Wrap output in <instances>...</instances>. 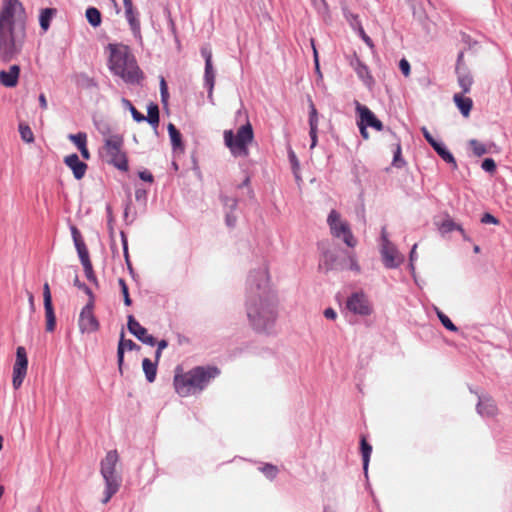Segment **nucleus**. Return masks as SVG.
Returning <instances> with one entry per match:
<instances>
[{
  "instance_id": "b1692460",
  "label": "nucleus",
  "mask_w": 512,
  "mask_h": 512,
  "mask_svg": "<svg viewBox=\"0 0 512 512\" xmlns=\"http://www.w3.org/2000/svg\"><path fill=\"white\" fill-rule=\"evenodd\" d=\"M458 84L462 89L464 94L469 93L471 90V86L473 84V77L468 68L460 70V68L455 69Z\"/></svg>"
},
{
  "instance_id": "5fc2aeb1",
  "label": "nucleus",
  "mask_w": 512,
  "mask_h": 512,
  "mask_svg": "<svg viewBox=\"0 0 512 512\" xmlns=\"http://www.w3.org/2000/svg\"><path fill=\"white\" fill-rule=\"evenodd\" d=\"M481 223L483 224H493V225H498L500 223L499 219L496 218L494 215H492L491 213H484L481 217Z\"/></svg>"
},
{
  "instance_id": "4be33fe9",
  "label": "nucleus",
  "mask_w": 512,
  "mask_h": 512,
  "mask_svg": "<svg viewBox=\"0 0 512 512\" xmlns=\"http://www.w3.org/2000/svg\"><path fill=\"white\" fill-rule=\"evenodd\" d=\"M318 112L312 100H309V136L311 139L310 148L313 149L318 142Z\"/></svg>"
},
{
  "instance_id": "9b49d317",
  "label": "nucleus",
  "mask_w": 512,
  "mask_h": 512,
  "mask_svg": "<svg viewBox=\"0 0 512 512\" xmlns=\"http://www.w3.org/2000/svg\"><path fill=\"white\" fill-rule=\"evenodd\" d=\"M93 309L94 302L92 301H88L82 308L78 320V326L81 333H93L99 330L100 324L93 313Z\"/></svg>"
},
{
  "instance_id": "13d9d810",
  "label": "nucleus",
  "mask_w": 512,
  "mask_h": 512,
  "mask_svg": "<svg viewBox=\"0 0 512 512\" xmlns=\"http://www.w3.org/2000/svg\"><path fill=\"white\" fill-rule=\"evenodd\" d=\"M237 222V217L234 212L225 211V223L229 228H234Z\"/></svg>"
},
{
  "instance_id": "6ab92c4d",
  "label": "nucleus",
  "mask_w": 512,
  "mask_h": 512,
  "mask_svg": "<svg viewBox=\"0 0 512 512\" xmlns=\"http://www.w3.org/2000/svg\"><path fill=\"white\" fill-rule=\"evenodd\" d=\"M343 268L342 264L338 260V256L336 253L330 250H325L322 252L320 261H319V270L327 273L332 270H341Z\"/></svg>"
},
{
  "instance_id": "052dcab7",
  "label": "nucleus",
  "mask_w": 512,
  "mask_h": 512,
  "mask_svg": "<svg viewBox=\"0 0 512 512\" xmlns=\"http://www.w3.org/2000/svg\"><path fill=\"white\" fill-rule=\"evenodd\" d=\"M43 302L44 304L52 303L51 291L47 282L43 285Z\"/></svg>"
},
{
  "instance_id": "49530a36",
  "label": "nucleus",
  "mask_w": 512,
  "mask_h": 512,
  "mask_svg": "<svg viewBox=\"0 0 512 512\" xmlns=\"http://www.w3.org/2000/svg\"><path fill=\"white\" fill-rule=\"evenodd\" d=\"M73 284L78 289L82 290L89 297V301L94 302L95 297H94L92 290L85 283H83L79 280L78 275L75 276Z\"/></svg>"
},
{
  "instance_id": "a878e982",
  "label": "nucleus",
  "mask_w": 512,
  "mask_h": 512,
  "mask_svg": "<svg viewBox=\"0 0 512 512\" xmlns=\"http://www.w3.org/2000/svg\"><path fill=\"white\" fill-rule=\"evenodd\" d=\"M168 134L171 140V145L173 151H183L184 150V144L182 141V135L180 131L176 128V126L172 123H169L167 126Z\"/></svg>"
},
{
  "instance_id": "de8ad7c7",
  "label": "nucleus",
  "mask_w": 512,
  "mask_h": 512,
  "mask_svg": "<svg viewBox=\"0 0 512 512\" xmlns=\"http://www.w3.org/2000/svg\"><path fill=\"white\" fill-rule=\"evenodd\" d=\"M354 19L357 21V25H358V29H357V32H358V35L361 37V39L371 48L374 47V43L372 41V39L366 34L364 28L362 27V24H361V21L359 19V16H354Z\"/></svg>"
},
{
  "instance_id": "6e6552de",
  "label": "nucleus",
  "mask_w": 512,
  "mask_h": 512,
  "mask_svg": "<svg viewBox=\"0 0 512 512\" xmlns=\"http://www.w3.org/2000/svg\"><path fill=\"white\" fill-rule=\"evenodd\" d=\"M346 308L353 314L369 316L373 313V306L367 295L362 292H353L346 301Z\"/></svg>"
},
{
  "instance_id": "9d476101",
  "label": "nucleus",
  "mask_w": 512,
  "mask_h": 512,
  "mask_svg": "<svg viewBox=\"0 0 512 512\" xmlns=\"http://www.w3.org/2000/svg\"><path fill=\"white\" fill-rule=\"evenodd\" d=\"M196 390L203 391L210 381L220 374V370L216 366H196L190 370Z\"/></svg>"
},
{
  "instance_id": "79ce46f5",
  "label": "nucleus",
  "mask_w": 512,
  "mask_h": 512,
  "mask_svg": "<svg viewBox=\"0 0 512 512\" xmlns=\"http://www.w3.org/2000/svg\"><path fill=\"white\" fill-rule=\"evenodd\" d=\"M70 230H71V235H72L76 250H79V249L85 247L86 244H85L83 237H82L80 231L78 230V228L76 226L72 225L70 227Z\"/></svg>"
},
{
  "instance_id": "774afa93",
  "label": "nucleus",
  "mask_w": 512,
  "mask_h": 512,
  "mask_svg": "<svg viewBox=\"0 0 512 512\" xmlns=\"http://www.w3.org/2000/svg\"><path fill=\"white\" fill-rule=\"evenodd\" d=\"M324 316L329 320H335L337 313L333 308L329 307L324 310Z\"/></svg>"
},
{
  "instance_id": "f704fd0d",
  "label": "nucleus",
  "mask_w": 512,
  "mask_h": 512,
  "mask_svg": "<svg viewBox=\"0 0 512 512\" xmlns=\"http://www.w3.org/2000/svg\"><path fill=\"white\" fill-rule=\"evenodd\" d=\"M88 23L96 28L102 22L101 12L96 7H88L85 12Z\"/></svg>"
},
{
  "instance_id": "ddd939ff",
  "label": "nucleus",
  "mask_w": 512,
  "mask_h": 512,
  "mask_svg": "<svg viewBox=\"0 0 512 512\" xmlns=\"http://www.w3.org/2000/svg\"><path fill=\"white\" fill-rule=\"evenodd\" d=\"M471 393H475L478 398L476 411L481 417L493 418L498 414V407L495 400L488 394H479L469 387Z\"/></svg>"
},
{
  "instance_id": "dca6fc26",
  "label": "nucleus",
  "mask_w": 512,
  "mask_h": 512,
  "mask_svg": "<svg viewBox=\"0 0 512 512\" xmlns=\"http://www.w3.org/2000/svg\"><path fill=\"white\" fill-rule=\"evenodd\" d=\"M349 64L365 86L371 88L375 84V80L371 75L368 66L362 60H360L356 53L350 57Z\"/></svg>"
},
{
  "instance_id": "680f3d73",
  "label": "nucleus",
  "mask_w": 512,
  "mask_h": 512,
  "mask_svg": "<svg viewBox=\"0 0 512 512\" xmlns=\"http://www.w3.org/2000/svg\"><path fill=\"white\" fill-rule=\"evenodd\" d=\"M138 176L139 178L142 180V181H145V182H149V183H153L154 182V176L152 175L151 172H149L148 170H143V171H140L138 173Z\"/></svg>"
},
{
  "instance_id": "0eeeda50",
  "label": "nucleus",
  "mask_w": 512,
  "mask_h": 512,
  "mask_svg": "<svg viewBox=\"0 0 512 512\" xmlns=\"http://www.w3.org/2000/svg\"><path fill=\"white\" fill-rule=\"evenodd\" d=\"M327 223L330 227L331 234L334 237H342L344 243L348 247H354L356 245V240L351 232L348 223L340 221V214L336 210L330 211L327 218Z\"/></svg>"
},
{
  "instance_id": "3c124183",
  "label": "nucleus",
  "mask_w": 512,
  "mask_h": 512,
  "mask_svg": "<svg viewBox=\"0 0 512 512\" xmlns=\"http://www.w3.org/2000/svg\"><path fill=\"white\" fill-rule=\"evenodd\" d=\"M82 266H83V269H84V272H85V276L88 279V281H90L91 283H93L96 286H98V280H97V277H96V275L94 273L92 263H88V264H85V265H82Z\"/></svg>"
},
{
  "instance_id": "72a5a7b5",
  "label": "nucleus",
  "mask_w": 512,
  "mask_h": 512,
  "mask_svg": "<svg viewBox=\"0 0 512 512\" xmlns=\"http://www.w3.org/2000/svg\"><path fill=\"white\" fill-rule=\"evenodd\" d=\"M44 309L46 318V331L53 332L56 327V316L53 303L44 304Z\"/></svg>"
},
{
  "instance_id": "aec40b11",
  "label": "nucleus",
  "mask_w": 512,
  "mask_h": 512,
  "mask_svg": "<svg viewBox=\"0 0 512 512\" xmlns=\"http://www.w3.org/2000/svg\"><path fill=\"white\" fill-rule=\"evenodd\" d=\"M126 349L129 351L139 350L140 346L137 345L131 339H125V333H124V330L122 329L121 333H120L118 347H117V363H118L119 372L121 374L123 373L122 367H123V363H124V354H125Z\"/></svg>"
},
{
  "instance_id": "7ed1b4c3",
  "label": "nucleus",
  "mask_w": 512,
  "mask_h": 512,
  "mask_svg": "<svg viewBox=\"0 0 512 512\" xmlns=\"http://www.w3.org/2000/svg\"><path fill=\"white\" fill-rule=\"evenodd\" d=\"M254 140V131L249 121L242 125L237 133L232 130L224 131L225 145L235 157H247L249 155L248 145Z\"/></svg>"
},
{
  "instance_id": "864d4df0",
  "label": "nucleus",
  "mask_w": 512,
  "mask_h": 512,
  "mask_svg": "<svg viewBox=\"0 0 512 512\" xmlns=\"http://www.w3.org/2000/svg\"><path fill=\"white\" fill-rule=\"evenodd\" d=\"M481 168L485 171V172H488V173H494L496 171V162L494 161L493 158H485L483 161H482V164H481Z\"/></svg>"
},
{
  "instance_id": "2f4dec72",
  "label": "nucleus",
  "mask_w": 512,
  "mask_h": 512,
  "mask_svg": "<svg viewBox=\"0 0 512 512\" xmlns=\"http://www.w3.org/2000/svg\"><path fill=\"white\" fill-rule=\"evenodd\" d=\"M157 363L152 362L149 358H144L142 361L143 371L145 373L146 380L152 383L156 379L157 375Z\"/></svg>"
},
{
  "instance_id": "c85d7f7f",
  "label": "nucleus",
  "mask_w": 512,
  "mask_h": 512,
  "mask_svg": "<svg viewBox=\"0 0 512 512\" xmlns=\"http://www.w3.org/2000/svg\"><path fill=\"white\" fill-rule=\"evenodd\" d=\"M56 14V8H44L40 11L39 24L44 32H46L49 29L51 20Z\"/></svg>"
},
{
  "instance_id": "473e14b6",
  "label": "nucleus",
  "mask_w": 512,
  "mask_h": 512,
  "mask_svg": "<svg viewBox=\"0 0 512 512\" xmlns=\"http://www.w3.org/2000/svg\"><path fill=\"white\" fill-rule=\"evenodd\" d=\"M360 450L363 460V470L367 475L370 456L372 453V446L366 441L365 437H362L360 440Z\"/></svg>"
},
{
  "instance_id": "e2e57ef3",
  "label": "nucleus",
  "mask_w": 512,
  "mask_h": 512,
  "mask_svg": "<svg viewBox=\"0 0 512 512\" xmlns=\"http://www.w3.org/2000/svg\"><path fill=\"white\" fill-rule=\"evenodd\" d=\"M201 55L205 60V64H211L212 63V52L208 47H202L201 48Z\"/></svg>"
},
{
  "instance_id": "09e8293b",
  "label": "nucleus",
  "mask_w": 512,
  "mask_h": 512,
  "mask_svg": "<svg viewBox=\"0 0 512 512\" xmlns=\"http://www.w3.org/2000/svg\"><path fill=\"white\" fill-rule=\"evenodd\" d=\"M160 96H161V102L164 106L168 105V99H169V92H168V86L166 83V80L163 76L160 77Z\"/></svg>"
},
{
  "instance_id": "bf43d9fd",
  "label": "nucleus",
  "mask_w": 512,
  "mask_h": 512,
  "mask_svg": "<svg viewBox=\"0 0 512 512\" xmlns=\"http://www.w3.org/2000/svg\"><path fill=\"white\" fill-rule=\"evenodd\" d=\"M399 69L400 71L402 72V74L404 76H409L410 75V71H411V66H410V63L408 62L407 59L405 58H402L400 61H399Z\"/></svg>"
},
{
  "instance_id": "603ef678",
  "label": "nucleus",
  "mask_w": 512,
  "mask_h": 512,
  "mask_svg": "<svg viewBox=\"0 0 512 512\" xmlns=\"http://www.w3.org/2000/svg\"><path fill=\"white\" fill-rule=\"evenodd\" d=\"M439 156L448 164H451L452 165V169H457L458 165H457V162L453 156V154L446 148L445 150H443Z\"/></svg>"
},
{
  "instance_id": "a211bd4d",
  "label": "nucleus",
  "mask_w": 512,
  "mask_h": 512,
  "mask_svg": "<svg viewBox=\"0 0 512 512\" xmlns=\"http://www.w3.org/2000/svg\"><path fill=\"white\" fill-rule=\"evenodd\" d=\"M64 163L71 169L76 180H81L85 176L88 166L76 153L65 156Z\"/></svg>"
},
{
  "instance_id": "39448f33",
  "label": "nucleus",
  "mask_w": 512,
  "mask_h": 512,
  "mask_svg": "<svg viewBox=\"0 0 512 512\" xmlns=\"http://www.w3.org/2000/svg\"><path fill=\"white\" fill-rule=\"evenodd\" d=\"M124 145V138L120 134L110 135L105 139L104 149L110 157L108 163L121 171H128V158L125 152L122 151Z\"/></svg>"
},
{
  "instance_id": "e433bc0d",
  "label": "nucleus",
  "mask_w": 512,
  "mask_h": 512,
  "mask_svg": "<svg viewBox=\"0 0 512 512\" xmlns=\"http://www.w3.org/2000/svg\"><path fill=\"white\" fill-rule=\"evenodd\" d=\"M259 470L265 475V477L269 480H274L278 473L279 469L276 465L271 463H265L259 467Z\"/></svg>"
},
{
  "instance_id": "20e7f679",
  "label": "nucleus",
  "mask_w": 512,
  "mask_h": 512,
  "mask_svg": "<svg viewBox=\"0 0 512 512\" xmlns=\"http://www.w3.org/2000/svg\"><path fill=\"white\" fill-rule=\"evenodd\" d=\"M117 462L118 453L116 450L109 451L101 461V474L105 481L103 504H107L119 490L120 479L115 472Z\"/></svg>"
},
{
  "instance_id": "338daca9",
  "label": "nucleus",
  "mask_w": 512,
  "mask_h": 512,
  "mask_svg": "<svg viewBox=\"0 0 512 512\" xmlns=\"http://www.w3.org/2000/svg\"><path fill=\"white\" fill-rule=\"evenodd\" d=\"M460 68V70L462 69H466L468 68L465 64H464V53L461 51L458 53V56H457V61H456V69Z\"/></svg>"
},
{
  "instance_id": "f3484780",
  "label": "nucleus",
  "mask_w": 512,
  "mask_h": 512,
  "mask_svg": "<svg viewBox=\"0 0 512 512\" xmlns=\"http://www.w3.org/2000/svg\"><path fill=\"white\" fill-rule=\"evenodd\" d=\"M356 111L359 114L360 121L365 124L366 127H371L377 131H382L384 129L383 123L367 106L356 102Z\"/></svg>"
},
{
  "instance_id": "58836bf2",
  "label": "nucleus",
  "mask_w": 512,
  "mask_h": 512,
  "mask_svg": "<svg viewBox=\"0 0 512 512\" xmlns=\"http://www.w3.org/2000/svg\"><path fill=\"white\" fill-rule=\"evenodd\" d=\"M120 236H121V243H122V247H123V253H124L125 262L127 264V268L129 269L130 274L134 275V270H133V267H132V264H131V261L129 258L127 236L124 231L120 232Z\"/></svg>"
},
{
  "instance_id": "4468645a",
  "label": "nucleus",
  "mask_w": 512,
  "mask_h": 512,
  "mask_svg": "<svg viewBox=\"0 0 512 512\" xmlns=\"http://www.w3.org/2000/svg\"><path fill=\"white\" fill-rule=\"evenodd\" d=\"M173 383H174L176 392L181 397H187L191 394L198 393V390H196L194 379L192 377L190 370L183 374H176L174 376Z\"/></svg>"
},
{
  "instance_id": "0e129e2a",
  "label": "nucleus",
  "mask_w": 512,
  "mask_h": 512,
  "mask_svg": "<svg viewBox=\"0 0 512 512\" xmlns=\"http://www.w3.org/2000/svg\"><path fill=\"white\" fill-rule=\"evenodd\" d=\"M433 149L434 151L439 155L443 150H445L447 147L445 146V144L441 141H438V140H434L432 143L429 144Z\"/></svg>"
},
{
  "instance_id": "7c9ffc66",
  "label": "nucleus",
  "mask_w": 512,
  "mask_h": 512,
  "mask_svg": "<svg viewBox=\"0 0 512 512\" xmlns=\"http://www.w3.org/2000/svg\"><path fill=\"white\" fill-rule=\"evenodd\" d=\"M145 121L148 122L154 129H156L159 125L160 116H159V107L156 103L151 102L147 107V116H145Z\"/></svg>"
},
{
  "instance_id": "c756f323",
  "label": "nucleus",
  "mask_w": 512,
  "mask_h": 512,
  "mask_svg": "<svg viewBox=\"0 0 512 512\" xmlns=\"http://www.w3.org/2000/svg\"><path fill=\"white\" fill-rule=\"evenodd\" d=\"M440 230L442 233H450L452 231H459L463 237L464 240H469V238L467 237L466 233H465V230L463 229V227L454 222L453 219L451 218H446L445 220H443V222L441 223V226H440Z\"/></svg>"
},
{
  "instance_id": "a18cd8bd",
  "label": "nucleus",
  "mask_w": 512,
  "mask_h": 512,
  "mask_svg": "<svg viewBox=\"0 0 512 512\" xmlns=\"http://www.w3.org/2000/svg\"><path fill=\"white\" fill-rule=\"evenodd\" d=\"M118 283H119L120 290H121V293H122V296H123L124 304L126 306H131L132 305V299L130 298V294H129V289H128L127 283L125 282V280L123 278H119Z\"/></svg>"
},
{
  "instance_id": "393cba45",
  "label": "nucleus",
  "mask_w": 512,
  "mask_h": 512,
  "mask_svg": "<svg viewBox=\"0 0 512 512\" xmlns=\"http://www.w3.org/2000/svg\"><path fill=\"white\" fill-rule=\"evenodd\" d=\"M74 81L76 86L81 89L91 90L98 87L97 81L84 72L75 74Z\"/></svg>"
},
{
  "instance_id": "6e6d98bb",
  "label": "nucleus",
  "mask_w": 512,
  "mask_h": 512,
  "mask_svg": "<svg viewBox=\"0 0 512 512\" xmlns=\"http://www.w3.org/2000/svg\"><path fill=\"white\" fill-rule=\"evenodd\" d=\"M77 253H78V256H79V259H80L82 265L91 263L90 257H89V252H88V249L86 246L77 250Z\"/></svg>"
},
{
  "instance_id": "f03ea898",
  "label": "nucleus",
  "mask_w": 512,
  "mask_h": 512,
  "mask_svg": "<svg viewBox=\"0 0 512 512\" xmlns=\"http://www.w3.org/2000/svg\"><path fill=\"white\" fill-rule=\"evenodd\" d=\"M108 68L128 85H142L145 75L127 45L109 43Z\"/></svg>"
},
{
  "instance_id": "8fccbe9b",
  "label": "nucleus",
  "mask_w": 512,
  "mask_h": 512,
  "mask_svg": "<svg viewBox=\"0 0 512 512\" xmlns=\"http://www.w3.org/2000/svg\"><path fill=\"white\" fill-rule=\"evenodd\" d=\"M122 102L128 103V108L131 112L134 121L138 123L145 121V116L142 113H140L128 99L123 98Z\"/></svg>"
},
{
  "instance_id": "1a4fd4ad",
  "label": "nucleus",
  "mask_w": 512,
  "mask_h": 512,
  "mask_svg": "<svg viewBox=\"0 0 512 512\" xmlns=\"http://www.w3.org/2000/svg\"><path fill=\"white\" fill-rule=\"evenodd\" d=\"M28 369V357L25 347L18 346L16 349V360L13 365L12 385L15 390L19 389L26 377Z\"/></svg>"
},
{
  "instance_id": "f8f14e48",
  "label": "nucleus",
  "mask_w": 512,
  "mask_h": 512,
  "mask_svg": "<svg viewBox=\"0 0 512 512\" xmlns=\"http://www.w3.org/2000/svg\"><path fill=\"white\" fill-rule=\"evenodd\" d=\"M381 238L383 240L382 247H381V255H382L383 264L388 269H395L400 265L401 259H399V257H398V252H397L396 248L388 240L386 232H385V228L382 229Z\"/></svg>"
},
{
  "instance_id": "69168bd1",
  "label": "nucleus",
  "mask_w": 512,
  "mask_h": 512,
  "mask_svg": "<svg viewBox=\"0 0 512 512\" xmlns=\"http://www.w3.org/2000/svg\"><path fill=\"white\" fill-rule=\"evenodd\" d=\"M433 149L434 151L439 155L443 150H445L447 147L445 146V144L441 141H438V140H434L432 143L429 144Z\"/></svg>"
},
{
  "instance_id": "423d86ee",
  "label": "nucleus",
  "mask_w": 512,
  "mask_h": 512,
  "mask_svg": "<svg viewBox=\"0 0 512 512\" xmlns=\"http://www.w3.org/2000/svg\"><path fill=\"white\" fill-rule=\"evenodd\" d=\"M25 23V9L18 0H5L0 11L1 28H19Z\"/></svg>"
},
{
  "instance_id": "412c9836",
  "label": "nucleus",
  "mask_w": 512,
  "mask_h": 512,
  "mask_svg": "<svg viewBox=\"0 0 512 512\" xmlns=\"http://www.w3.org/2000/svg\"><path fill=\"white\" fill-rule=\"evenodd\" d=\"M20 66L11 65L8 70L0 71V84L7 88H13L17 86L20 76Z\"/></svg>"
},
{
  "instance_id": "37998d69",
  "label": "nucleus",
  "mask_w": 512,
  "mask_h": 512,
  "mask_svg": "<svg viewBox=\"0 0 512 512\" xmlns=\"http://www.w3.org/2000/svg\"><path fill=\"white\" fill-rule=\"evenodd\" d=\"M469 145H470L473 153L478 157H481L482 155H484L488 152V150L486 149V146L476 139H471L469 141Z\"/></svg>"
},
{
  "instance_id": "4c0bfd02",
  "label": "nucleus",
  "mask_w": 512,
  "mask_h": 512,
  "mask_svg": "<svg viewBox=\"0 0 512 512\" xmlns=\"http://www.w3.org/2000/svg\"><path fill=\"white\" fill-rule=\"evenodd\" d=\"M436 314H437V317H438L439 321L441 322V324L447 330H449L451 332H457L459 330L458 327L451 321V319L445 313H443L441 310L436 309Z\"/></svg>"
},
{
  "instance_id": "cd10ccee",
  "label": "nucleus",
  "mask_w": 512,
  "mask_h": 512,
  "mask_svg": "<svg viewBox=\"0 0 512 512\" xmlns=\"http://www.w3.org/2000/svg\"><path fill=\"white\" fill-rule=\"evenodd\" d=\"M453 99L461 114L464 117H468L473 106L472 99L469 97H464L461 94H455Z\"/></svg>"
},
{
  "instance_id": "ea45409f",
  "label": "nucleus",
  "mask_w": 512,
  "mask_h": 512,
  "mask_svg": "<svg viewBox=\"0 0 512 512\" xmlns=\"http://www.w3.org/2000/svg\"><path fill=\"white\" fill-rule=\"evenodd\" d=\"M220 201L224 206L225 211L234 212L238 207V200L234 197H229L227 195H220Z\"/></svg>"
},
{
  "instance_id": "4d7b16f0",
  "label": "nucleus",
  "mask_w": 512,
  "mask_h": 512,
  "mask_svg": "<svg viewBox=\"0 0 512 512\" xmlns=\"http://www.w3.org/2000/svg\"><path fill=\"white\" fill-rule=\"evenodd\" d=\"M148 191L142 187H137L135 190V199L138 202L146 203Z\"/></svg>"
},
{
  "instance_id": "c03bdc74",
  "label": "nucleus",
  "mask_w": 512,
  "mask_h": 512,
  "mask_svg": "<svg viewBox=\"0 0 512 512\" xmlns=\"http://www.w3.org/2000/svg\"><path fill=\"white\" fill-rule=\"evenodd\" d=\"M68 139L75 144V146L80 149V147L87 144V135L84 132H78L77 134H70Z\"/></svg>"
},
{
  "instance_id": "5701e85b",
  "label": "nucleus",
  "mask_w": 512,
  "mask_h": 512,
  "mask_svg": "<svg viewBox=\"0 0 512 512\" xmlns=\"http://www.w3.org/2000/svg\"><path fill=\"white\" fill-rule=\"evenodd\" d=\"M138 15L139 13L134 7L125 10V17L134 37L139 42H142L141 26L140 21L138 19Z\"/></svg>"
},
{
  "instance_id": "f257e3e1",
  "label": "nucleus",
  "mask_w": 512,
  "mask_h": 512,
  "mask_svg": "<svg viewBox=\"0 0 512 512\" xmlns=\"http://www.w3.org/2000/svg\"><path fill=\"white\" fill-rule=\"evenodd\" d=\"M245 310L249 325L256 333L270 335L274 332L278 300L269 286L266 267L252 270L248 276Z\"/></svg>"
},
{
  "instance_id": "bb28decb",
  "label": "nucleus",
  "mask_w": 512,
  "mask_h": 512,
  "mask_svg": "<svg viewBox=\"0 0 512 512\" xmlns=\"http://www.w3.org/2000/svg\"><path fill=\"white\" fill-rule=\"evenodd\" d=\"M215 85V71L213 64H205L204 70V87L207 88L208 98L212 99L213 89Z\"/></svg>"
},
{
  "instance_id": "2eb2a0df",
  "label": "nucleus",
  "mask_w": 512,
  "mask_h": 512,
  "mask_svg": "<svg viewBox=\"0 0 512 512\" xmlns=\"http://www.w3.org/2000/svg\"><path fill=\"white\" fill-rule=\"evenodd\" d=\"M127 328L129 332L134 335L143 344L149 346L156 345V338L153 335L148 334L147 329L143 327L133 315L127 317Z\"/></svg>"
},
{
  "instance_id": "a19ab883",
  "label": "nucleus",
  "mask_w": 512,
  "mask_h": 512,
  "mask_svg": "<svg viewBox=\"0 0 512 512\" xmlns=\"http://www.w3.org/2000/svg\"><path fill=\"white\" fill-rule=\"evenodd\" d=\"M392 165L396 168H403L406 165V161L402 157L401 144L398 142L396 144V149L394 151V156L392 160Z\"/></svg>"
},
{
  "instance_id": "c9c22d12",
  "label": "nucleus",
  "mask_w": 512,
  "mask_h": 512,
  "mask_svg": "<svg viewBox=\"0 0 512 512\" xmlns=\"http://www.w3.org/2000/svg\"><path fill=\"white\" fill-rule=\"evenodd\" d=\"M18 131L20 133V137H21L22 141H24L25 143H33L34 142V140H35L34 133L31 129V127L27 123L20 122L18 125Z\"/></svg>"
}]
</instances>
